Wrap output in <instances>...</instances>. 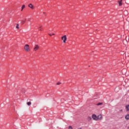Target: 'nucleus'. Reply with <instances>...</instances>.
<instances>
[{
  "instance_id": "obj_4",
  "label": "nucleus",
  "mask_w": 129,
  "mask_h": 129,
  "mask_svg": "<svg viewBox=\"0 0 129 129\" xmlns=\"http://www.w3.org/2000/svg\"><path fill=\"white\" fill-rule=\"evenodd\" d=\"M92 117L94 120L97 121V116H96L95 114H93Z\"/></svg>"
},
{
  "instance_id": "obj_14",
  "label": "nucleus",
  "mask_w": 129,
  "mask_h": 129,
  "mask_svg": "<svg viewBox=\"0 0 129 129\" xmlns=\"http://www.w3.org/2000/svg\"><path fill=\"white\" fill-rule=\"evenodd\" d=\"M41 28V27L40 26L39 28H38V30H39V31H42V28Z\"/></svg>"
},
{
  "instance_id": "obj_1",
  "label": "nucleus",
  "mask_w": 129,
  "mask_h": 129,
  "mask_svg": "<svg viewBox=\"0 0 129 129\" xmlns=\"http://www.w3.org/2000/svg\"><path fill=\"white\" fill-rule=\"evenodd\" d=\"M24 50L25 51H26V52H29V51H30V47L28 44L24 46Z\"/></svg>"
},
{
  "instance_id": "obj_8",
  "label": "nucleus",
  "mask_w": 129,
  "mask_h": 129,
  "mask_svg": "<svg viewBox=\"0 0 129 129\" xmlns=\"http://www.w3.org/2000/svg\"><path fill=\"white\" fill-rule=\"evenodd\" d=\"M125 119L128 120L129 119V114H127L125 117Z\"/></svg>"
},
{
  "instance_id": "obj_13",
  "label": "nucleus",
  "mask_w": 129,
  "mask_h": 129,
  "mask_svg": "<svg viewBox=\"0 0 129 129\" xmlns=\"http://www.w3.org/2000/svg\"><path fill=\"white\" fill-rule=\"evenodd\" d=\"M102 103H99L97 104V105H102Z\"/></svg>"
},
{
  "instance_id": "obj_12",
  "label": "nucleus",
  "mask_w": 129,
  "mask_h": 129,
  "mask_svg": "<svg viewBox=\"0 0 129 129\" xmlns=\"http://www.w3.org/2000/svg\"><path fill=\"white\" fill-rule=\"evenodd\" d=\"M24 9H25V5L22 6L21 11H23V10H24Z\"/></svg>"
},
{
  "instance_id": "obj_7",
  "label": "nucleus",
  "mask_w": 129,
  "mask_h": 129,
  "mask_svg": "<svg viewBox=\"0 0 129 129\" xmlns=\"http://www.w3.org/2000/svg\"><path fill=\"white\" fill-rule=\"evenodd\" d=\"M39 49V46L37 45H35V47H34V51H37Z\"/></svg>"
},
{
  "instance_id": "obj_2",
  "label": "nucleus",
  "mask_w": 129,
  "mask_h": 129,
  "mask_svg": "<svg viewBox=\"0 0 129 129\" xmlns=\"http://www.w3.org/2000/svg\"><path fill=\"white\" fill-rule=\"evenodd\" d=\"M61 40H62L63 43H66V40H67V36L66 35H64L61 37Z\"/></svg>"
},
{
  "instance_id": "obj_18",
  "label": "nucleus",
  "mask_w": 129,
  "mask_h": 129,
  "mask_svg": "<svg viewBox=\"0 0 129 129\" xmlns=\"http://www.w3.org/2000/svg\"><path fill=\"white\" fill-rule=\"evenodd\" d=\"M125 2L126 3V4H127V0H125Z\"/></svg>"
},
{
  "instance_id": "obj_3",
  "label": "nucleus",
  "mask_w": 129,
  "mask_h": 129,
  "mask_svg": "<svg viewBox=\"0 0 129 129\" xmlns=\"http://www.w3.org/2000/svg\"><path fill=\"white\" fill-rule=\"evenodd\" d=\"M97 120H101L102 119V115L101 114H99L97 116Z\"/></svg>"
},
{
  "instance_id": "obj_15",
  "label": "nucleus",
  "mask_w": 129,
  "mask_h": 129,
  "mask_svg": "<svg viewBox=\"0 0 129 129\" xmlns=\"http://www.w3.org/2000/svg\"><path fill=\"white\" fill-rule=\"evenodd\" d=\"M69 129H73V128L72 127V126H70Z\"/></svg>"
},
{
  "instance_id": "obj_9",
  "label": "nucleus",
  "mask_w": 129,
  "mask_h": 129,
  "mask_svg": "<svg viewBox=\"0 0 129 129\" xmlns=\"http://www.w3.org/2000/svg\"><path fill=\"white\" fill-rule=\"evenodd\" d=\"M125 107H126V110L128 111L129 110V105H126Z\"/></svg>"
},
{
  "instance_id": "obj_5",
  "label": "nucleus",
  "mask_w": 129,
  "mask_h": 129,
  "mask_svg": "<svg viewBox=\"0 0 129 129\" xmlns=\"http://www.w3.org/2000/svg\"><path fill=\"white\" fill-rule=\"evenodd\" d=\"M118 3L119 6L121 7V6H122V0H120L118 1Z\"/></svg>"
},
{
  "instance_id": "obj_10",
  "label": "nucleus",
  "mask_w": 129,
  "mask_h": 129,
  "mask_svg": "<svg viewBox=\"0 0 129 129\" xmlns=\"http://www.w3.org/2000/svg\"><path fill=\"white\" fill-rule=\"evenodd\" d=\"M27 105L30 106V105H31V104H32V103L31 102H28L27 103Z\"/></svg>"
},
{
  "instance_id": "obj_16",
  "label": "nucleus",
  "mask_w": 129,
  "mask_h": 129,
  "mask_svg": "<svg viewBox=\"0 0 129 129\" xmlns=\"http://www.w3.org/2000/svg\"><path fill=\"white\" fill-rule=\"evenodd\" d=\"M60 84H61L60 83H57V85H60Z\"/></svg>"
},
{
  "instance_id": "obj_6",
  "label": "nucleus",
  "mask_w": 129,
  "mask_h": 129,
  "mask_svg": "<svg viewBox=\"0 0 129 129\" xmlns=\"http://www.w3.org/2000/svg\"><path fill=\"white\" fill-rule=\"evenodd\" d=\"M29 8H30V9H31L32 10H33L34 9V6H33V5H32V4H30L28 5Z\"/></svg>"
},
{
  "instance_id": "obj_19",
  "label": "nucleus",
  "mask_w": 129,
  "mask_h": 129,
  "mask_svg": "<svg viewBox=\"0 0 129 129\" xmlns=\"http://www.w3.org/2000/svg\"><path fill=\"white\" fill-rule=\"evenodd\" d=\"M52 35H53V36H54V35H55V34L52 33Z\"/></svg>"
},
{
  "instance_id": "obj_17",
  "label": "nucleus",
  "mask_w": 129,
  "mask_h": 129,
  "mask_svg": "<svg viewBox=\"0 0 129 129\" xmlns=\"http://www.w3.org/2000/svg\"><path fill=\"white\" fill-rule=\"evenodd\" d=\"M48 35H49V36H50V37L52 36V35L50 33H49Z\"/></svg>"
},
{
  "instance_id": "obj_11",
  "label": "nucleus",
  "mask_w": 129,
  "mask_h": 129,
  "mask_svg": "<svg viewBox=\"0 0 129 129\" xmlns=\"http://www.w3.org/2000/svg\"><path fill=\"white\" fill-rule=\"evenodd\" d=\"M19 24H17V25H16V29H20V27H19Z\"/></svg>"
}]
</instances>
